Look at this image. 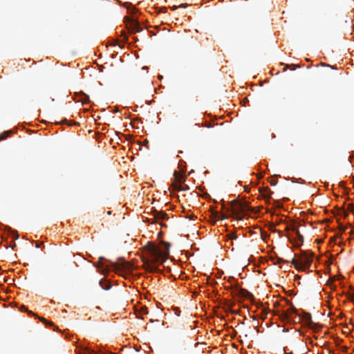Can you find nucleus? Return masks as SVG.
Masks as SVG:
<instances>
[{
    "label": "nucleus",
    "instance_id": "obj_16",
    "mask_svg": "<svg viewBox=\"0 0 354 354\" xmlns=\"http://www.w3.org/2000/svg\"><path fill=\"white\" fill-rule=\"evenodd\" d=\"M82 103H84V104L89 102V97H88V96L86 95H84V97L82 100Z\"/></svg>",
    "mask_w": 354,
    "mask_h": 354
},
{
    "label": "nucleus",
    "instance_id": "obj_28",
    "mask_svg": "<svg viewBox=\"0 0 354 354\" xmlns=\"http://www.w3.org/2000/svg\"><path fill=\"white\" fill-rule=\"evenodd\" d=\"M266 190H268L270 193H272V192H271V190H270V189H268V188H266Z\"/></svg>",
    "mask_w": 354,
    "mask_h": 354
},
{
    "label": "nucleus",
    "instance_id": "obj_20",
    "mask_svg": "<svg viewBox=\"0 0 354 354\" xmlns=\"http://www.w3.org/2000/svg\"><path fill=\"white\" fill-rule=\"evenodd\" d=\"M23 310L28 312V313H30V314H33L31 311H28V309L25 306H22V308H21V310Z\"/></svg>",
    "mask_w": 354,
    "mask_h": 354
},
{
    "label": "nucleus",
    "instance_id": "obj_25",
    "mask_svg": "<svg viewBox=\"0 0 354 354\" xmlns=\"http://www.w3.org/2000/svg\"><path fill=\"white\" fill-rule=\"evenodd\" d=\"M270 184H271V185H275L277 184V181H274V180L271 181Z\"/></svg>",
    "mask_w": 354,
    "mask_h": 354
},
{
    "label": "nucleus",
    "instance_id": "obj_4",
    "mask_svg": "<svg viewBox=\"0 0 354 354\" xmlns=\"http://www.w3.org/2000/svg\"><path fill=\"white\" fill-rule=\"evenodd\" d=\"M111 269L114 270L116 272L123 270H131L133 265L128 261H122L121 263L111 262Z\"/></svg>",
    "mask_w": 354,
    "mask_h": 354
},
{
    "label": "nucleus",
    "instance_id": "obj_19",
    "mask_svg": "<svg viewBox=\"0 0 354 354\" xmlns=\"http://www.w3.org/2000/svg\"><path fill=\"white\" fill-rule=\"evenodd\" d=\"M297 310L294 306H292L290 309V313H296Z\"/></svg>",
    "mask_w": 354,
    "mask_h": 354
},
{
    "label": "nucleus",
    "instance_id": "obj_14",
    "mask_svg": "<svg viewBox=\"0 0 354 354\" xmlns=\"http://www.w3.org/2000/svg\"><path fill=\"white\" fill-rule=\"evenodd\" d=\"M100 284L102 288L104 289V290H109L111 288V286L109 284H107V283L104 284L102 281H100Z\"/></svg>",
    "mask_w": 354,
    "mask_h": 354
},
{
    "label": "nucleus",
    "instance_id": "obj_10",
    "mask_svg": "<svg viewBox=\"0 0 354 354\" xmlns=\"http://www.w3.org/2000/svg\"><path fill=\"white\" fill-rule=\"evenodd\" d=\"M182 183H173L172 186L175 190L184 191V187L181 185Z\"/></svg>",
    "mask_w": 354,
    "mask_h": 354
},
{
    "label": "nucleus",
    "instance_id": "obj_6",
    "mask_svg": "<svg viewBox=\"0 0 354 354\" xmlns=\"http://www.w3.org/2000/svg\"><path fill=\"white\" fill-rule=\"evenodd\" d=\"M303 319V322L306 325L309 327L313 328L315 324L312 321L311 315L309 313L303 312L302 315H300Z\"/></svg>",
    "mask_w": 354,
    "mask_h": 354
},
{
    "label": "nucleus",
    "instance_id": "obj_29",
    "mask_svg": "<svg viewBox=\"0 0 354 354\" xmlns=\"http://www.w3.org/2000/svg\"><path fill=\"white\" fill-rule=\"evenodd\" d=\"M206 127H207V128H209V127H211V125H210V124H207V125H206Z\"/></svg>",
    "mask_w": 354,
    "mask_h": 354
},
{
    "label": "nucleus",
    "instance_id": "obj_15",
    "mask_svg": "<svg viewBox=\"0 0 354 354\" xmlns=\"http://www.w3.org/2000/svg\"><path fill=\"white\" fill-rule=\"evenodd\" d=\"M39 319L41 320V322H42L43 323H44L45 324H49V325H53V323L52 322H48L47 319H46L44 317H39Z\"/></svg>",
    "mask_w": 354,
    "mask_h": 354
},
{
    "label": "nucleus",
    "instance_id": "obj_23",
    "mask_svg": "<svg viewBox=\"0 0 354 354\" xmlns=\"http://www.w3.org/2000/svg\"><path fill=\"white\" fill-rule=\"evenodd\" d=\"M349 209L351 211H353L354 210V205H349Z\"/></svg>",
    "mask_w": 354,
    "mask_h": 354
},
{
    "label": "nucleus",
    "instance_id": "obj_11",
    "mask_svg": "<svg viewBox=\"0 0 354 354\" xmlns=\"http://www.w3.org/2000/svg\"><path fill=\"white\" fill-rule=\"evenodd\" d=\"M10 133H11V131H5V132L2 133L0 136L1 140H5L6 138H7L9 136V135Z\"/></svg>",
    "mask_w": 354,
    "mask_h": 354
},
{
    "label": "nucleus",
    "instance_id": "obj_5",
    "mask_svg": "<svg viewBox=\"0 0 354 354\" xmlns=\"http://www.w3.org/2000/svg\"><path fill=\"white\" fill-rule=\"evenodd\" d=\"M125 19L127 21V26L132 33L139 32L142 30V28L140 26V24L138 21L129 17H126Z\"/></svg>",
    "mask_w": 354,
    "mask_h": 354
},
{
    "label": "nucleus",
    "instance_id": "obj_9",
    "mask_svg": "<svg viewBox=\"0 0 354 354\" xmlns=\"http://www.w3.org/2000/svg\"><path fill=\"white\" fill-rule=\"evenodd\" d=\"M239 294L244 297L250 298L252 297V295L250 292H248L245 290L241 289L239 290Z\"/></svg>",
    "mask_w": 354,
    "mask_h": 354
},
{
    "label": "nucleus",
    "instance_id": "obj_22",
    "mask_svg": "<svg viewBox=\"0 0 354 354\" xmlns=\"http://www.w3.org/2000/svg\"><path fill=\"white\" fill-rule=\"evenodd\" d=\"M288 314H289V311L288 310V311L284 312V313H283V316L285 318H287V317H288Z\"/></svg>",
    "mask_w": 354,
    "mask_h": 354
},
{
    "label": "nucleus",
    "instance_id": "obj_13",
    "mask_svg": "<svg viewBox=\"0 0 354 354\" xmlns=\"http://www.w3.org/2000/svg\"><path fill=\"white\" fill-rule=\"evenodd\" d=\"M293 230H294V231H295V232H296V234H297V236L298 239H299V241H301V242H303V241H304V237H303V236L299 233V230H297V229H293Z\"/></svg>",
    "mask_w": 354,
    "mask_h": 354
},
{
    "label": "nucleus",
    "instance_id": "obj_27",
    "mask_svg": "<svg viewBox=\"0 0 354 354\" xmlns=\"http://www.w3.org/2000/svg\"><path fill=\"white\" fill-rule=\"evenodd\" d=\"M148 142H148V140H145L144 141V143H145V144H148Z\"/></svg>",
    "mask_w": 354,
    "mask_h": 354
},
{
    "label": "nucleus",
    "instance_id": "obj_1",
    "mask_svg": "<svg viewBox=\"0 0 354 354\" xmlns=\"http://www.w3.org/2000/svg\"><path fill=\"white\" fill-rule=\"evenodd\" d=\"M166 248L163 249L162 247L157 245L153 243H148L145 249L150 259L143 257V267L149 272H158V268L154 264L156 263H162L169 255V243H165Z\"/></svg>",
    "mask_w": 354,
    "mask_h": 354
},
{
    "label": "nucleus",
    "instance_id": "obj_3",
    "mask_svg": "<svg viewBox=\"0 0 354 354\" xmlns=\"http://www.w3.org/2000/svg\"><path fill=\"white\" fill-rule=\"evenodd\" d=\"M231 214L234 218L241 220L243 216H240L241 214H243L246 211H252L253 209L249 207L247 204L239 203L237 201L231 202Z\"/></svg>",
    "mask_w": 354,
    "mask_h": 354
},
{
    "label": "nucleus",
    "instance_id": "obj_7",
    "mask_svg": "<svg viewBox=\"0 0 354 354\" xmlns=\"http://www.w3.org/2000/svg\"><path fill=\"white\" fill-rule=\"evenodd\" d=\"M153 215L156 220H168L169 218L165 212L156 209L153 211Z\"/></svg>",
    "mask_w": 354,
    "mask_h": 354
},
{
    "label": "nucleus",
    "instance_id": "obj_17",
    "mask_svg": "<svg viewBox=\"0 0 354 354\" xmlns=\"http://www.w3.org/2000/svg\"><path fill=\"white\" fill-rule=\"evenodd\" d=\"M229 238H230V239H236V238H237V236H236V234H233V233H232V234H229Z\"/></svg>",
    "mask_w": 354,
    "mask_h": 354
},
{
    "label": "nucleus",
    "instance_id": "obj_26",
    "mask_svg": "<svg viewBox=\"0 0 354 354\" xmlns=\"http://www.w3.org/2000/svg\"><path fill=\"white\" fill-rule=\"evenodd\" d=\"M189 189L188 186L185 185V186L184 187V191H185V190H187V189Z\"/></svg>",
    "mask_w": 354,
    "mask_h": 354
},
{
    "label": "nucleus",
    "instance_id": "obj_21",
    "mask_svg": "<svg viewBox=\"0 0 354 354\" xmlns=\"http://www.w3.org/2000/svg\"><path fill=\"white\" fill-rule=\"evenodd\" d=\"M23 310L28 312V313H30V314H33L31 311H28V309L25 306H22V308H21V310Z\"/></svg>",
    "mask_w": 354,
    "mask_h": 354
},
{
    "label": "nucleus",
    "instance_id": "obj_24",
    "mask_svg": "<svg viewBox=\"0 0 354 354\" xmlns=\"http://www.w3.org/2000/svg\"><path fill=\"white\" fill-rule=\"evenodd\" d=\"M187 6V3H182L179 7H182V8H186Z\"/></svg>",
    "mask_w": 354,
    "mask_h": 354
},
{
    "label": "nucleus",
    "instance_id": "obj_8",
    "mask_svg": "<svg viewBox=\"0 0 354 354\" xmlns=\"http://www.w3.org/2000/svg\"><path fill=\"white\" fill-rule=\"evenodd\" d=\"M174 183H183L185 180V177L183 174L175 171L174 174Z\"/></svg>",
    "mask_w": 354,
    "mask_h": 354
},
{
    "label": "nucleus",
    "instance_id": "obj_12",
    "mask_svg": "<svg viewBox=\"0 0 354 354\" xmlns=\"http://www.w3.org/2000/svg\"><path fill=\"white\" fill-rule=\"evenodd\" d=\"M213 214H214L215 218H217L219 219L225 218V216H224L223 214H222V213H219V212L215 211V212H214Z\"/></svg>",
    "mask_w": 354,
    "mask_h": 354
},
{
    "label": "nucleus",
    "instance_id": "obj_18",
    "mask_svg": "<svg viewBox=\"0 0 354 354\" xmlns=\"http://www.w3.org/2000/svg\"><path fill=\"white\" fill-rule=\"evenodd\" d=\"M104 259L102 258V257H100L99 258V261H98V266H100L102 267V261L104 260Z\"/></svg>",
    "mask_w": 354,
    "mask_h": 354
},
{
    "label": "nucleus",
    "instance_id": "obj_2",
    "mask_svg": "<svg viewBox=\"0 0 354 354\" xmlns=\"http://www.w3.org/2000/svg\"><path fill=\"white\" fill-rule=\"evenodd\" d=\"M313 262V253L308 254L307 252H303L299 257L293 259L292 263L296 269L299 270L306 271L310 268Z\"/></svg>",
    "mask_w": 354,
    "mask_h": 354
}]
</instances>
